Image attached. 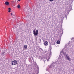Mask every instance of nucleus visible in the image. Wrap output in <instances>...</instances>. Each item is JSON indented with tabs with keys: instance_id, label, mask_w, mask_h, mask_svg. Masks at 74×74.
Masks as SVG:
<instances>
[{
	"instance_id": "nucleus-11",
	"label": "nucleus",
	"mask_w": 74,
	"mask_h": 74,
	"mask_svg": "<svg viewBox=\"0 0 74 74\" xmlns=\"http://www.w3.org/2000/svg\"><path fill=\"white\" fill-rule=\"evenodd\" d=\"M59 58L60 59H62V55L61 54L59 56Z\"/></svg>"
},
{
	"instance_id": "nucleus-9",
	"label": "nucleus",
	"mask_w": 74,
	"mask_h": 74,
	"mask_svg": "<svg viewBox=\"0 0 74 74\" xmlns=\"http://www.w3.org/2000/svg\"><path fill=\"white\" fill-rule=\"evenodd\" d=\"M5 4L6 5H9V3L8 2L6 1L5 2Z\"/></svg>"
},
{
	"instance_id": "nucleus-19",
	"label": "nucleus",
	"mask_w": 74,
	"mask_h": 74,
	"mask_svg": "<svg viewBox=\"0 0 74 74\" xmlns=\"http://www.w3.org/2000/svg\"><path fill=\"white\" fill-rule=\"evenodd\" d=\"M17 8H20V5H17Z\"/></svg>"
},
{
	"instance_id": "nucleus-18",
	"label": "nucleus",
	"mask_w": 74,
	"mask_h": 74,
	"mask_svg": "<svg viewBox=\"0 0 74 74\" xmlns=\"http://www.w3.org/2000/svg\"><path fill=\"white\" fill-rule=\"evenodd\" d=\"M63 29H62L61 31V34H63Z\"/></svg>"
},
{
	"instance_id": "nucleus-16",
	"label": "nucleus",
	"mask_w": 74,
	"mask_h": 74,
	"mask_svg": "<svg viewBox=\"0 0 74 74\" xmlns=\"http://www.w3.org/2000/svg\"><path fill=\"white\" fill-rule=\"evenodd\" d=\"M24 48L25 49H26L27 48V45H24Z\"/></svg>"
},
{
	"instance_id": "nucleus-24",
	"label": "nucleus",
	"mask_w": 74,
	"mask_h": 74,
	"mask_svg": "<svg viewBox=\"0 0 74 74\" xmlns=\"http://www.w3.org/2000/svg\"><path fill=\"white\" fill-rule=\"evenodd\" d=\"M14 15V14H12V13H11V16H12V15Z\"/></svg>"
},
{
	"instance_id": "nucleus-12",
	"label": "nucleus",
	"mask_w": 74,
	"mask_h": 74,
	"mask_svg": "<svg viewBox=\"0 0 74 74\" xmlns=\"http://www.w3.org/2000/svg\"><path fill=\"white\" fill-rule=\"evenodd\" d=\"M60 43V40H58L57 41V44H59Z\"/></svg>"
},
{
	"instance_id": "nucleus-8",
	"label": "nucleus",
	"mask_w": 74,
	"mask_h": 74,
	"mask_svg": "<svg viewBox=\"0 0 74 74\" xmlns=\"http://www.w3.org/2000/svg\"><path fill=\"white\" fill-rule=\"evenodd\" d=\"M44 45L45 46H47V45H48V42H47V41L45 42H44Z\"/></svg>"
},
{
	"instance_id": "nucleus-25",
	"label": "nucleus",
	"mask_w": 74,
	"mask_h": 74,
	"mask_svg": "<svg viewBox=\"0 0 74 74\" xmlns=\"http://www.w3.org/2000/svg\"><path fill=\"white\" fill-rule=\"evenodd\" d=\"M62 50L60 52V53L61 54V53H62Z\"/></svg>"
},
{
	"instance_id": "nucleus-10",
	"label": "nucleus",
	"mask_w": 74,
	"mask_h": 74,
	"mask_svg": "<svg viewBox=\"0 0 74 74\" xmlns=\"http://www.w3.org/2000/svg\"><path fill=\"white\" fill-rule=\"evenodd\" d=\"M39 51H40V52H42L43 51V50H42V49L41 48H40L39 49Z\"/></svg>"
},
{
	"instance_id": "nucleus-1",
	"label": "nucleus",
	"mask_w": 74,
	"mask_h": 74,
	"mask_svg": "<svg viewBox=\"0 0 74 74\" xmlns=\"http://www.w3.org/2000/svg\"><path fill=\"white\" fill-rule=\"evenodd\" d=\"M49 49V51L47 53L46 56V59L47 60V61H49V59H50V58L51 57V56H52V52H51L52 47H51V45H50Z\"/></svg>"
},
{
	"instance_id": "nucleus-27",
	"label": "nucleus",
	"mask_w": 74,
	"mask_h": 74,
	"mask_svg": "<svg viewBox=\"0 0 74 74\" xmlns=\"http://www.w3.org/2000/svg\"><path fill=\"white\" fill-rule=\"evenodd\" d=\"M12 3H14V1H12Z\"/></svg>"
},
{
	"instance_id": "nucleus-15",
	"label": "nucleus",
	"mask_w": 74,
	"mask_h": 74,
	"mask_svg": "<svg viewBox=\"0 0 74 74\" xmlns=\"http://www.w3.org/2000/svg\"><path fill=\"white\" fill-rule=\"evenodd\" d=\"M5 53V52H2V53L1 54V55H2V56H4Z\"/></svg>"
},
{
	"instance_id": "nucleus-6",
	"label": "nucleus",
	"mask_w": 74,
	"mask_h": 74,
	"mask_svg": "<svg viewBox=\"0 0 74 74\" xmlns=\"http://www.w3.org/2000/svg\"><path fill=\"white\" fill-rule=\"evenodd\" d=\"M17 64V61L15 60L13 61L12 62V65H15V64Z\"/></svg>"
},
{
	"instance_id": "nucleus-7",
	"label": "nucleus",
	"mask_w": 74,
	"mask_h": 74,
	"mask_svg": "<svg viewBox=\"0 0 74 74\" xmlns=\"http://www.w3.org/2000/svg\"><path fill=\"white\" fill-rule=\"evenodd\" d=\"M72 9V7L71 6H70L69 7V10H67V15H68L69 13V12H70V10H71Z\"/></svg>"
},
{
	"instance_id": "nucleus-14",
	"label": "nucleus",
	"mask_w": 74,
	"mask_h": 74,
	"mask_svg": "<svg viewBox=\"0 0 74 74\" xmlns=\"http://www.w3.org/2000/svg\"><path fill=\"white\" fill-rule=\"evenodd\" d=\"M58 40H59V41H60V40H61V37L59 36L58 38Z\"/></svg>"
},
{
	"instance_id": "nucleus-21",
	"label": "nucleus",
	"mask_w": 74,
	"mask_h": 74,
	"mask_svg": "<svg viewBox=\"0 0 74 74\" xmlns=\"http://www.w3.org/2000/svg\"><path fill=\"white\" fill-rule=\"evenodd\" d=\"M24 11H25V12H27V11L25 10V9L24 10Z\"/></svg>"
},
{
	"instance_id": "nucleus-22",
	"label": "nucleus",
	"mask_w": 74,
	"mask_h": 74,
	"mask_svg": "<svg viewBox=\"0 0 74 74\" xmlns=\"http://www.w3.org/2000/svg\"><path fill=\"white\" fill-rule=\"evenodd\" d=\"M53 0H49L50 1H53Z\"/></svg>"
},
{
	"instance_id": "nucleus-2",
	"label": "nucleus",
	"mask_w": 74,
	"mask_h": 74,
	"mask_svg": "<svg viewBox=\"0 0 74 74\" xmlns=\"http://www.w3.org/2000/svg\"><path fill=\"white\" fill-rule=\"evenodd\" d=\"M55 66H56V63L55 62H53L52 64L48 66V69H46V71H49L52 70V69H53L55 67Z\"/></svg>"
},
{
	"instance_id": "nucleus-17",
	"label": "nucleus",
	"mask_w": 74,
	"mask_h": 74,
	"mask_svg": "<svg viewBox=\"0 0 74 74\" xmlns=\"http://www.w3.org/2000/svg\"><path fill=\"white\" fill-rule=\"evenodd\" d=\"M8 10H8V12H11V8H8Z\"/></svg>"
},
{
	"instance_id": "nucleus-20",
	"label": "nucleus",
	"mask_w": 74,
	"mask_h": 74,
	"mask_svg": "<svg viewBox=\"0 0 74 74\" xmlns=\"http://www.w3.org/2000/svg\"><path fill=\"white\" fill-rule=\"evenodd\" d=\"M65 16L66 17V19H67V16L66 15H65Z\"/></svg>"
},
{
	"instance_id": "nucleus-13",
	"label": "nucleus",
	"mask_w": 74,
	"mask_h": 74,
	"mask_svg": "<svg viewBox=\"0 0 74 74\" xmlns=\"http://www.w3.org/2000/svg\"><path fill=\"white\" fill-rule=\"evenodd\" d=\"M40 59H41V60H44V62H45V60H44V59H44L43 60V58H42V57H40Z\"/></svg>"
},
{
	"instance_id": "nucleus-23",
	"label": "nucleus",
	"mask_w": 74,
	"mask_h": 74,
	"mask_svg": "<svg viewBox=\"0 0 74 74\" xmlns=\"http://www.w3.org/2000/svg\"><path fill=\"white\" fill-rule=\"evenodd\" d=\"M32 59H31V60H30L31 62H32V60H33V58H32Z\"/></svg>"
},
{
	"instance_id": "nucleus-5",
	"label": "nucleus",
	"mask_w": 74,
	"mask_h": 74,
	"mask_svg": "<svg viewBox=\"0 0 74 74\" xmlns=\"http://www.w3.org/2000/svg\"><path fill=\"white\" fill-rule=\"evenodd\" d=\"M36 31L34 30L33 31V34H34V36H37L38 34V31L37 30H36Z\"/></svg>"
},
{
	"instance_id": "nucleus-3",
	"label": "nucleus",
	"mask_w": 74,
	"mask_h": 74,
	"mask_svg": "<svg viewBox=\"0 0 74 74\" xmlns=\"http://www.w3.org/2000/svg\"><path fill=\"white\" fill-rule=\"evenodd\" d=\"M68 51V50L67 49H66V48L62 49V53L63 54L64 56L67 55V54H66V52H67Z\"/></svg>"
},
{
	"instance_id": "nucleus-26",
	"label": "nucleus",
	"mask_w": 74,
	"mask_h": 74,
	"mask_svg": "<svg viewBox=\"0 0 74 74\" xmlns=\"http://www.w3.org/2000/svg\"><path fill=\"white\" fill-rule=\"evenodd\" d=\"M18 1H21V0H18Z\"/></svg>"
},
{
	"instance_id": "nucleus-4",
	"label": "nucleus",
	"mask_w": 74,
	"mask_h": 74,
	"mask_svg": "<svg viewBox=\"0 0 74 74\" xmlns=\"http://www.w3.org/2000/svg\"><path fill=\"white\" fill-rule=\"evenodd\" d=\"M64 56H65V58L67 60H68L69 61V62L70 61L71 59L70 58V57H69V56L67 55V54L65 55Z\"/></svg>"
}]
</instances>
